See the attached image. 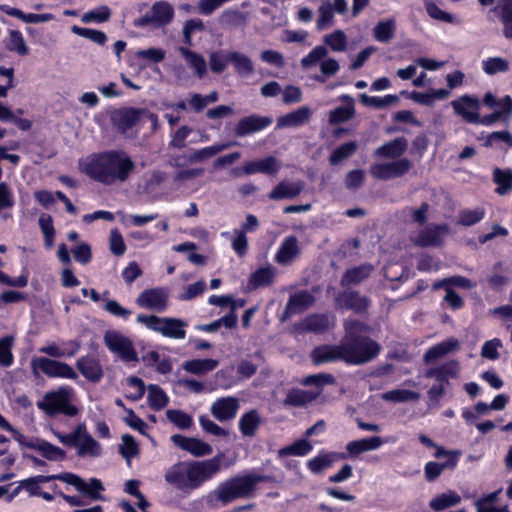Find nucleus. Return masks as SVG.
Masks as SVG:
<instances>
[{
  "instance_id": "412c9836",
  "label": "nucleus",
  "mask_w": 512,
  "mask_h": 512,
  "mask_svg": "<svg viewBox=\"0 0 512 512\" xmlns=\"http://www.w3.org/2000/svg\"><path fill=\"white\" fill-rule=\"evenodd\" d=\"M506 107L503 110H495L491 114L480 116L479 113L468 114V123L491 126L497 121L508 122L512 118V98L506 95Z\"/></svg>"
},
{
  "instance_id": "f704fd0d",
  "label": "nucleus",
  "mask_w": 512,
  "mask_h": 512,
  "mask_svg": "<svg viewBox=\"0 0 512 512\" xmlns=\"http://www.w3.org/2000/svg\"><path fill=\"white\" fill-rule=\"evenodd\" d=\"M407 149V141L404 138H396L387 142L374 151V156L385 159L400 157Z\"/></svg>"
},
{
  "instance_id": "052dcab7",
  "label": "nucleus",
  "mask_w": 512,
  "mask_h": 512,
  "mask_svg": "<svg viewBox=\"0 0 512 512\" xmlns=\"http://www.w3.org/2000/svg\"><path fill=\"white\" fill-rule=\"evenodd\" d=\"M232 144H214L212 146L204 147L198 150H195L191 156L190 160L192 162H204L207 159H210L220 152L229 148Z\"/></svg>"
},
{
  "instance_id": "a211bd4d",
  "label": "nucleus",
  "mask_w": 512,
  "mask_h": 512,
  "mask_svg": "<svg viewBox=\"0 0 512 512\" xmlns=\"http://www.w3.org/2000/svg\"><path fill=\"white\" fill-rule=\"evenodd\" d=\"M171 441L176 447L194 457L207 456L213 452L212 446L199 438L176 434L171 436Z\"/></svg>"
},
{
  "instance_id": "bf43d9fd",
  "label": "nucleus",
  "mask_w": 512,
  "mask_h": 512,
  "mask_svg": "<svg viewBox=\"0 0 512 512\" xmlns=\"http://www.w3.org/2000/svg\"><path fill=\"white\" fill-rule=\"evenodd\" d=\"M476 286V283L471 281L470 279L461 276L455 275L448 278H444L440 281H437L433 284L434 289H439L442 287H458L466 290H470Z\"/></svg>"
},
{
  "instance_id": "9d476101",
  "label": "nucleus",
  "mask_w": 512,
  "mask_h": 512,
  "mask_svg": "<svg viewBox=\"0 0 512 512\" xmlns=\"http://www.w3.org/2000/svg\"><path fill=\"white\" fill-rule=\"evenodd\" d=\"M55 480L72 485L79 493L91 500H101L103 498L101 492L104 490V487L99 479L91 478L89 481H85L74 473L63 472L56 474Z\"/></svg>"
},
{
  "instance_id": "473e14b6",
  "label": "nucleus",
  "mask_w": 512,
  "mask_h": 512,
  "mask_svg": "<svg viewBox=\"0 0 512 512\" xmlns=\"http://www.w3.org/2000/svg\"><path fill=\"white\" fill-rule=\"evenodd\" d=\"M143 109H124L114 115V121L118 128L125 132L143 120Z\"/></svg>"
},
{
  "instance_id": "4be33fe9",
  "label": "nucleus",
  "mask_w": 512,
  "mask_h": 512,
  "mask_svg": "<svg viewBox=\"0 0 512 512\" xmlns=\"http://www.w3.org/2000/svg\"><path fill=\"white\" fill-rule=\"evenodd\" d=\"M301 249L298 240L294 236H289L283 239L277 252L275 253L274 260L282 266L292 264L300 255Z\"/></svg>"
},
{
  "instance_id": "9b49d317",
  "label": "nucleus",
  "mask_w": 512,
  "mask_h": 512,
  "mask_svg": "<svg viewBox=\"0 0 512 512\" xmlns=\"http://www.w3.org/2000/svg\"><path fill=\"white\" fill-rule=\"evenodd\" d=\"M16 441L23 447L38 452L43 458L52 462H61L66 459V452L41 438L27 439L22 433H16Z\"/></svg>"
},
{
  "instance_id": "393cba45",
  "label": "nucleus",
  "mask_w": 512,
  "mask_h": 512,
  "mask_svg": "<svg viewBox=\"0 0 512 512\" xmlns=\"http://www.w3.org/2000/svg\"><path fill=\"white\" fill-rule=\"evenodd\" d=\"M343 342L340 345H323L311 352V359L315 365L344 361Z\"/></svg>"
},
{
  "instance_id": "4468645a",
  "label": "nucleus",
  "mask_w": 512,
  "mask_h": 512,
  "mask_svg": "<svg viewBox=\"0 0 512 512\" xmlns=\"http://www.w3.org/2000/svg\"><path fill=\"white\" fill-rule=\"evenodd\" d=\"M73 447L76 448L77 455L83 458H97L103 453L101 444L88 433L84 423H80L76 427Z\"/></svg>"
},
{
  "instance_id": "37998d69",
  "label": "nucleus",
  "mask_w": 512,
  "mask_h": 512,
  "mask_svg": "<svg viewBox=\"0 0 512 512\" xmlns=\"http://www.w3.org/2000/svg\"><path fill=\"white\" fill-rule=\"evenodd\" d=\"M339 458L340 455L334 452H320L307 462V467L312 473L319 474L330 468Z\"/></svg>"
},
{
  "instance_id": "c756f323",
  "label": "nucleus",
  "mask_w": 512,
  "mask_h": 512,
  "mask_svg": "<svg viewBox=\"0 0 512 512\" xmlns=\"http://www.w3.org/2000/svg\"><path fill=\"white\" fill-rule=\"evenodd\" d=\"M79 348V343L71 340L62 342L61 344L56 342L48 343L47 345L41 347L39 352L54 358L73 357L78 352Z\"/></svg>"
},
{
  "instance_id": "09e8293b",
  "label": "nucleus",
  "mask_w": 512,
  "mask_h": 512,
  "mask_svg": "<svg viewBox=\"0 0 512 512\" xmlns=\"http://www.w3.org/2000/svg\"><path fill=\"white\" fill-rule=\"evenodd\" d=\"M333 325V320L326 315H311L300 324L301 329L309 332H322Z\"/></svg>"
},
{
  "instance_id": "3c124183",
  "label": "nucleus",
  "mask_w": 512,
  "mask_h": 512,
  "mask_svg": "<svg viewBox=\"0 0 512 512\" xmlns=\"http://www.w3.org/2000/svg\"><path fill=\"white\" fill-rule=\"evenodd\" d=\"M147 402L151 409L161 410L169 402V397L158 385L151 384L147 387Z\"/></svg>"
},
{
  "instance_id": "7c9ffc66",
  "label": "nucleus",
  "mask_w": 512,
  "mask_h": 512,
  "mask_svg": "<svg viewBox=\"0 0 512 512\" xmlns=\"http://www.w3.org/2000/svg\"><path fill=\"white\" fill-rule=\"evenodd\" d=\"M454 112L468 123V114L479 113L481 103L476 96L465 94L451 102Z\"/></svg>"
},
{
  "instance_id": "a19ab883",
  "label": "nucleus",
  "mask_w": 512,
  "mask_h": 512,
  "mask_svg": "<svg viewBox=\"0 0 512 512\" xmlns=\"http://www.w3.org/2000/svg\"><path fill=\"white\" fill-rule=\"evenodd\" d=\"M261 424V417L256 410H250L244 413L239 421L238 427L245 437H253Z\"/></svg>"
},
{
  "instance_id": "13d9d810",
  "label": "nucleus",
  "mask_w": 512,
  "mask_h": 512,
  "mask_svg": "<svg viewBox=\"0 0 512 512\" xmlns=\"http://www.w3.org/2000/svg\"><path fill=\"white\" fill-rule=\"evenodd\" d=\"M360 101L363 105L368 107H373L377 109L385 108L388 106H392L399 101L398 95H385L383 97L379 96H368L367 94L360 95Z\"/></svg>"
},
{
  "instance_id": "20e7f679",
  "label": "nucleus",
  "mask_w": 512,
  "mask_h": 512,
  "mask_svg": "<svg viewBox=\"0 0 512 512\" xmlns=\"http://www.w3.org/2000/svg\"><path fill=\"white\" fill-rule=\"evenodd\" d=\"M260 479L254 475L234 477L220 483L212 494L222 504H228L238 498L251 496Z\"/></svg>"
},
{
  "instance_id": "a18cd8bd",
  "label": "nucleus",
  "mask_w": 512,
  "mask_h": 512,
  "mask_svg": "<svg viewBox=\"0 0 512 512\" xmlns=\"http://www.w3.org/2000/svg\"><path fill=\"white\" fill-rule=\"evenodd\" d=\"M459 343L456 339L451 338L431 347L424 355L425 362L429 363L435 361L446 354L456 350Z\"/></svg>"
},
{
  "instance_id": "58836bf2",
  "label": "nucleus",
  "mask_w": 512,
  "mask_h": 512,
  "mask_svg": "<svg viewBox=\"0 0 512 512\" xmlns=\"http://www.w3.org/2000/svg\"><path fill=\"white\" fill-rule=\"evenodd\" d=\"M0 10L9 16L22 20L25 23H44L54 19L52 14H25L20 9L6 4L0 5Z\"/></svg>"
},
{
  "instance_id": "7ed1b4c3",
  "label": "nucleus",
  "mask_w": 512,
  "mask_h": 512,
  "mask_svg": "<svg viewBox=\"0 0 512 512\" xmlns=\"http://www.w3.org/2000/svg\"><path fill=\"white\" fill-rule=\"evenodd\" d=\"M76 400L75 390L70 386L64 385L45 393L42 400L37 403V406L50 416L64 414L68 417H74L79 413Z\"/></svg>"
},
{
  "instance_id": "4c0bfd02",
  "label": "nucleus",
  "mask_w": 512,
  "mask_h": 512,
  "mask_svg": "<svg viewBox=\"0 0 512 512\" xmlns=\"http://www.w3.org/2000/svg\"><path fill=\"white\" fill-rule=\"evenodd\" d=\"M76 365L80 373L92 382H98L103 376L102 367L95 359L82 357L78 359Z\"/></svg>"
},
{
  "instance_id": "1a4fd4ad",
  "label": "nucleus",
  "mask_w": 512,
  "mask_h": 512,
  "mask_svg": "<svg viewBox=\"0 0 512 512\" xmlns=\"http://www.w3.org/2000/svg\"><path fill=\"white\" fill-rule=\"evenodd\" d=\"M462 452L460 450H446L445 448H437L432 456L440 459L445 458L444 462H428L424 467V475L427 481H435L445 469H455L458 465Z\"/></svg>"
},
{
  "instance_id": "72a5a7b5",
  "label": "nucleus",
  "mask_w": 512,
  "mask_h": 512,
  "mask_svg": "<svg viewBox=\"0 0 512 512\" xmlns=\"http://www.w3.org/2000/svg\"><path fill=\"white\" fill-rule=\"evenodd\" d=\"M459 373V365L455 360L448 361L436 368L427 371L428 377H433L439 383L448 385L450 378H456Z\"/></svg>"
},
{
  "instance_id": "aec40b11",
  "label": "nucleus",
  "mask_w": 512,
  "mask_h": 512,
  "mask_svg": "<svg viewBox=\"0 0 512 512\" xmlns=\"http://www.w3.org/2000/svg\"><path fill=\"white\" fill-rule=\"evenodd\" d=\"M240 408L239 399L226 396L216 399L210 407L212 416L220 422L234 419Z\"/></svg>"
},
{
  "instance_id": "c9c22d12",
  "label": "nucleus",
  "mask_w": 512,
  "mask_h": 512,
  "mask_svg": "<svg viewBox=\"0 0 512 512\" xmlns=\"http://www.w3.org/2000/svg\"><path fill=\"white\" fill-rule=\"evenodd\" d=\"M384 441L379 436L354 440L346 445V450L351 456H357L361 453L377 450L383 445Z\"/></svg>"
},
{
  "instance_id": "c85d7f7f",
  "label": "nucleus",
  "mask_w": 512,
  "mask_h": 512,
  "mask_svg": "<svg viewBox=\"0 0 512 512\" xmlns=\"http://www.w3.org/2000/svg\"><path fill=\"white\" fill-rule=\"evenodd\" d=\"M312 116V110L308 106H302L277 119V128L298 127L307 123Z\"/></svg>"
},
{
  "instance_id": "f03ea898",
  "label": "nucleus",
  "mask_w": 512,
  "mask_h": 512,
  "mask_svg": "<svg viewBox=\"0 0 512 512\" xmlns=\"http://www.w3.org/2000/svg\"><path fill=\"white\" fill-rule=\"evenodd\" d=\"M220 458L202 461H181L172 465L165 473V480L182 492L200 488L220 471Z\"/></svg>"
},
{
  "instance_id": "f8f14e48",
  "label": "nucleus",
  "mask_w": 512,
  "mask_h": 512,
  "mask_svg": "<svg viewBox=\"0 0 512 512\" xmlns=\"http://www.w3.org/2000/svg\"><path fill=\"white\" fill-rule=\"evenodd\" d=\"M174 17V9L168 2L160 1L153 4L150 13L134 21L138 27L151 26L160 28L169 24Z\"/></svg>"
},
{
  "instance_id": "774afa93",
  "label": "nucleus",
  "mask_w": 512,
  "mask_h": 512,
  "mask_svg": "<svg viewBox=\"0 0 512 512\" xmlns=\"http://www.w3.org/2000/svg\"><path fill=\"white\" fill-rule=\"evenodd\" d=\"M501 22L504 36L512 39V0L504 1L501 7Z\"/></svg>"
},
{
  "instance_id": "cd10ccee",
  "label": "nucleus",
  "mask_w": 512,
  "mask_h": 512,
  "mask_svg": "<svg viewBox=\"0 0 512 512\" xmlns=\"http://www.w3.org/2000/svg\"><path fill=\"white\" fill-rule=\"evenodd\" d=\"M341 101L345 102L344 106L337 107L329 113V123L331 125L340 124L351 120L355 116L354 99L347 94L339 97Z\"/></svg>"
},
{
  "instance_id": "6ab92c4d",
  "label": "nucleus",
  "mask_w": 512,
  "mask_h": 512,
  "mask_svg": "<svg viewBox=\"0 0 512 512\" xmlns=\"http://www.w3.org/2000/svg\"><path fill=\"white\" fill-rule=\"evenodd\" d=\"M448 233L449 226L446 223L429 224L418 232V246L439 247Z\"/></svg>"
},
{
  "instance_id": "de8ad7c7",
  "label": "nucleus",
  "mask_w": 512,
  "mask_h": 512,
  "mask_svg": "<svg viewBox=\"0 0 512 512\" xmlns=\"http://www.w3.org/2000/svg\"><path fill=\"white\" fill-rule=\"evenodd\" d=\"M275 275L276 269L271 265L259 268L251 274L249 285L252 288L268 286L274 281Z\"/></svg>"
},
{
  "instance_id": "49530a36",
  "label": "nucleus",
  "mask_w": 512,
  "mask_h": 512,
  "mask_svg": "<svg viewBox=\"0 0 512 512\" xmlns=\"http://www.w3.org/2000/svg\"><path fill=\"white\" fill-rule=\"evenodd\" d=\"M461 502L460 495L452 490L446 493L436 495L429 503V506L434 511H442L450 507H454Z\"/></svg>"
},
{
  "instance_id": "bb28decb",
  "label": "nucleus",
  "mask_w": 512,
  "mask_h": 512,
  "mask_svg": "<svg viewBox=\"0 0 512 512\" xmlns=\"http://www.w3.org/2000/svg\"><path fill=\"white\" fill-rule=\"evenodd\" d=\"M178 52L184 59L186 65L194 72L195 76L201 79L206 75L207 63L201 54L183 46L178 48Z\"/></svg>"
},
{
  "instance_id": "f3484780",
  "label": "nucleus",
  "mask_w": 512,
  "mask_h": 512,
  "mask_svg": "<svg viewBox=\"0 0 512 512\" xmlns=\"http://www.w3.org/2000/svg\"><path fill=\"white\" fill-rule=\"evenodd\" d=\"M412 168V163L407 159H399L392 162H380L370 166V174L380 180H389L403 176Z\"/></svg>"
},
{
  "instance_id": "8fccbe9b",
  "label": "nucleus",
  "mask_w": 512,
  "mask_h": 512,
  "mask_svg": "<svg viewBox=\"0 0 512 512\" xmlns=\"http://www.w3.org/2000/svg\"><path fill=\"white\" fill-rule=\"evenodd\" d=\"M493 182L497 184L495 192L499 195H505L512 190V170L500 169L496 167L493 170Z\"/></svg>"
},
{
  "instance_id": "5fc2aeb1",
  "label": "nucleus",
  "mask_w": 512,
  "mask_h": 512,
  "mask_svg": "<svg viewBox=\"0 0 512 512\" xmlns=\"http://www.w3.org/2000/svg\"><path fill=\"white\" fill-rule=\"evenodd\" d=\"M395 27V20L392 18L380 21L373 28V36L377 41L387 43L393 38Z\"/></svg>"
},
{
  "instance_id": "423d86ee",
  "label": "nucleus",
  "mask_w": 512,
  "mask_h": 512,
  "mask_svg": "<svg viewBox=\"0 0 512 512\" xmlns=\"http://www.w3.org/2000/svg\"><path fill=\"white\" fill-rule=\"evenodd\" d=\"M327 55L328 49L324 45H317L301 59V66L303 69H310L319 64L321 75L315 79L325 82L326 78L335 76L340 70L339 62Z\"/></svg>"
},
{
  "instance_id": "dca6fc26",
  "label": "nucleus",
  "mask_w": 512,
  "mask_h": 512,
  "mask_svg": "<svg viewBox=\"0 0 512 512\" xmlns=\"http://www.w3.org/2000/svg\"><path fill=\"white\" fill-rule=\"evenodd\" d=\"M168 300L167 289L156 287L143 290L136 298V304L141 308L161 313L166 310Z\"/></svg>"
},
{
  "instance_id": "338daca9",
  "label": "nucleus",
  "mask_w": 512,
  "mask_h": 512,
  "mask_svg": "<svg viewBox=\"0 0 512 512\" xmlns=\"http://www.w3.org/2000/svg\"><path fill=\"white\" fill-rule=\"evenodd\" d=\"M357 150V143L354 141L346 142L339 147H337L332 154L330 155V163L332 165H336L341 161L347 159L351 155H353Z\"/></svg>"
},
{
  "instance_id": "2f4dec72",
  "label": "nucleus",
  "mask_w": 512,
  "mask_h": 512,
  "mask_svg": "<svg viewBox=\"0 0 512 512\" xmlns=\"http://www.w3.org/2000/svg\"><path fill=\"white\" fill-rule=\"evenodd\" d=\"M303 188L302 181H281L269 193V198L272 200L293 199L302 192Z\"/></svg>"
},
{
  "instance_id": "864d4df0",
  "label": "nucleus",
  "mask_w": 512,
  "mask_h": 512,
  "mask_svg": "<svg viewBox=\"0 0 512 512\" xmlns=\"http://www.w3.org/2000/svg\"><path fill=\"white\" fill-rule=\"evenodd\" d=\"M15 344L13 335H6L0 338V366L10 367L14 363V355L12 349Z\"/></svg>"
},
{
  "instance_id": "6e6552de",
  "label": "nucleus",
  "mask_w": 512,
  "mask_h": 512,
  "mask_svg": "<svg viewBox=\"0 0 512 512\" xmlns=\"http://www.w3.org/2000/svg\"><path fill=\"white\" fill-rule=\"evenodd\" d=\"M31 368L34 375L39 371L50 378H63L75 380L78 378L75 370L65 362H60L46 357H34L31 360Z\"/></svg>"
},
{
  "instance_id": "6e6d98bb",
  "label": "nucleus",
  "mask_w": 512,
  "mask_h": 512,
  "mask_svg": "<svg viewBox=\"0 0 512 512\" xmlns=\"http://www.w3.org/2000/svg\"><path fill=\"white\" fill-rule=\"evenodd\" d=\"M484 217L485 209L482 207H477L473 210L462 209L459 211L457 224L464 227H470L482 221Z\"/></svg>"
},
{
  "instance_id": "79ce46f5",
  "label": "nucleus",
  "mask_w": 512,
  "mask_h": 512,
  "mask_svg": "<svg viewBox=\"0 0 512 512\" xmlns=\"http://www.w3.org/2000/svg\"><path fill=\"white\" fill-rule=\"evenodd\" d=\"M323 43L332 52H345L348 49V36L343 30L336 29L324 35Z\"/></svg>"
},
{
  "instance_id": "69168bd1",
  "label": "nucleus",
  "mask_w": 512,
  "mask_h": 512,
  "mask_svg": "<svg viewBox=\"0 0 512 512\" xmlns=\"http://www.w3.org/2000/svg\"><path fill=\"white\" fill-rule=\"evenodd\" d=\"M313 449L312 444L307 439H300L293 444L280 449L279 454L282 456H305Z\"/></svg>"
},
{
  "instance_id": "e433bc0d",
  "label": "nucleus",
  "mask_w": 512,
  "mask_h": 512,
  "mask_svg": "<svg viewBox=\"0 0 512 512\" xmlns=\"http://www.w3.org/2000/svg\"><path fill=\"white\" fill-rule=\"evenodd\" d=\"M337 303L340 307L351 309L356 312L364 311L369 306L368 298L359 295L357 292H345L337 297Z\"/></svg>"
},
{
  "instance_id": "b1692460",
  "label": "nucleus",
  "mask_w": 512,
  "mask_h": 512,
  "mask_svg": "<svg viewBox=\"0 0 512 512\" xmlns=\"http://www.w3.org/2000/svg\"><path fill=\"white\" fill-rule=\"evenodd\" d=\"M281 168V163L273 156L263 159L247 161L242 167V173L251 175L255 173H264L268 175H275Z\"/></svg>"
},
{
  "instance_id": "0e129e2a",
  "label": "nucleus",
  "mask_w": 512,
  "mask_h": 512,
  "mask_svg": "<svg viewBox=\"0 0 512 512\" xmlns=\"http://www.w3.org/2000/svg\"><path fill=\"white\" fill-rule=\"evenodd\" d=\"M6 47L8 50L14 51L22 56L29 54V48L26 44V41L22 33L18 30H11L9 32V38Z\"/></svg>"
},
{
  "instance_id": "a878e982",
  "label": "nucleus",
  "mask_w": 512,
  "mask_h": 512,
  "mask_svg": "<svg viewBox=\"0 0 512 512\" xmlns=\"http://www.w3.org/2000/svg\"><path fill=\"white\" fill-rule=\"evenodd\" d=\"M228 59L239 77L247 79L255 74V67L249 56L238 51H228Z\"/></svg>"
},
{
  "instance_id": "4d7b16f0",
  "label": "nucleus",
  "mask_w": 512,
  "mask_h": 512,
  "mask_svg": "<svg viewBox=\"0 0 512 512\" xmlns=\"http://www.w3.org/2000/svg\"><path fill=\"white\" fill-rule=\"evenodd\" d=\"M317 393L305 391L301 389H293L288 392L284 405L286 406H303L307 403L312 402L316 397Z\"/></svg>"
},
{
  "instance_id": "603ef678",
  "label": "nucleus",
  "mask_w": 512,
  "mask_h": 512,
  "mask_svg": "<svg viewBox=\"0 0 512 512\" xmlns=\"http://www.w3.org/2000/svg\"><path fill=\"white\" fill-rule=\"evenodd\" d=\"M218 364V360L214 359H192L186 361L183 364V368L189 373L201 375L213 371L218 366Z\"/></svg>"
},
{
  "instance_id": "680f3d73",
  "label": "nucleus",
  "mask_w": 512,
  "mask_h": 512,
  "mask_svg": "<svg viewBox=\"0 0 512 512\" xmlns=\"http://www.w3.org/2000/svg\"><path fill=\"white\" fill-rule=\"evenodd\" d=\"M425 9L430 18L435 21L452 24L455 22L453 14L442 10L433 0L425 1Z\"/></svg>"
},
{
  "instance_id": "e2e57ef3",
  "label": "nucleus",
  "mask_w": 512,
  "mask_h": 512,
  "mask_svg": "<svg viewBox=\"0 0 512 512\" xmlns=\"http://www.w3.org/2000/svg\"><path fill=\"white\" fill-rule=\"evenodd\" d=\"M121 440L119 452L123 458H125L127 464L130 465L131 459L137 457L139 454V445L135 439L128 434L123 435Z\"/></svg>"
},
{
  "instance_id": "ddd939ff",
  "label": "nucleus",
  "mask_w": 512,
  "mask_h": 512,
  "mask_svg": "<svg viewBox=\"0 0 512 512\" xmlns=\"http://www.w3.org/2000/svg\"><path fill=\"white\" fill-rule=\"evenodd\" d=\"M104 342L108 349L125 362L137 361V353L132 341L116 331H107L104 335Z\"/></svg>"
},
{
  "instance_id": "39448f33",
  "label": "nucleus",
  "mask_w": 512,
  "mask_h": 512,
  "mask_svg": "<svg viewBox=\"0 0 512 512\" xmlns=\"http://www.w3.org/2000/svg\"><path fill=\"white\" fill-rule=\"evenodd\" d=\"M136 321L166 338L182 340L186 337L187 322L180 318L139 314Z\"/></svg>"
},
{
  "instance_id": "5701e85b",
  "label": "nucleus",
  "mask_w": 512,
  "mask_h": 512,
  "mask_svg": "<svg viewBox=\"0 0 512 512\" xmlns=\"http://www.w3.org/2000/svg\"><path fill=\"white\" fill-rule=\"evenodd\" d=\"M271 123L272 119L270 117L253 114L239 120L235 126V133L237 136L243 137L261 131Z\"/></svg>"
},
{
  "instance_id": "f257e3e1",
  "label": "nucleus",
  "mask_w": 512,
  "mask_h": 512,
  "mask_svg": "<svg viewBox=\"0 0 512 512\" xmlns=\"http://www.w3.org/2000/svg\"><path fill=\"white\" fill-rule=\"evenodd\" d=\"M135 167L131 157L122 150L91 154L79 163L81 172L105 185L126 182Z\"/></svg>"
},
{
  "instance_id": "2eb2a0df",
  "label": "nucleus",
  "mask_w": 512,
  "mask_h": 512,
  "mask_svg": "<svg viewBox=\"0 0 512 512\" xmlns=\"http://www.w3.org/2000/svg\"><path fill=\"white\" fill-rule=\"evenodd\" d=\"M348 11L347 0H323L318 7L316 28L319 31L328 29L334 25L335 13L345 14Z\"/></svg>"
},
{
  "instance_id": "0eeeda50",
  "label": "nucleus",
  "mask_w": 512,
  "mask_h": 512,
  "mask_svg": "<svg viewBox=\"0 0 512 512\" xmlns=\"http://www.w3.org/2000/svg\"><path fill=\"white\" fill-rule=\"evenodd\" d=\"M344 361L348 364H363L379 353V346L368 338L344 340Z\"/></svg>"
},
{
  "instance_id": "c03bdc74",
  "label": "nucleus",
  "mask_w": 512,
  "mask_h": 512,
  "mask_svg": "<svg viewBox=\"0 0 512 512\" xmlns=\"http://www.w3.org/2000/svg\"><path fill=\"white\" fill-rule=\"evenodd\" d=\"M373 266L363 264L345 271L341 278L342 286L357 285L366 279L372 272Z\"/></svg>"
},
{
  "instance_id": "ea45409f",
  "label": "nucleus",
  "mask_w": 512,
  "mask_h": 512,
  "mask_svg": "<svg viewBox=\"0 0 512 512\" xmlns=\"http://www.w3.org/2000/svg\"><path fill=\"white\" fill-rule=\"evenodd\" d=\"M313 303L314 297L309 292H299L290 297L286 304L285 314L290 316L292 314L300 313L310 307Z\"/></svg>"
}]
</instances>
